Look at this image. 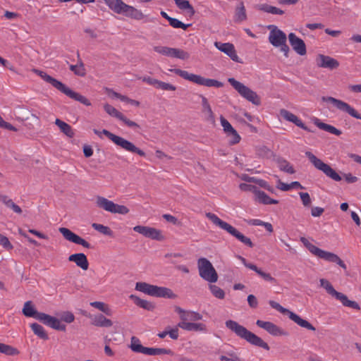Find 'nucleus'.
Returning a JSON list of instances; mask_svg holds the SVG:
<instances>
[{"label": "nucleus", "mask_w": 361, "mask_h": 361, "mask_svg": "<svg viewBox=\"0 0 361 361\" xmlns=\"http://www.w3.org/2000/svg\"><path fill=\"white\" fill-rule=\"evenodd\" d=\"M226 326L233 332L239 338L245 340L247 343L252 345L262 348L266 350L270 349L269 345L264 341L260 337L254 333L247 330L243 326L239 324L237 322L233 320H227L225 322Z\"/></svg>", "instance_id": "1"}, {"label": "nucleus", "mask_w": 361, "mask_h": 361, "mask_svg": "<svg viewBox=\"0 0 361 361\" xmlns=\"http://www.w3.org/2000/svg\"><path fill=\"white\" fill-rule=\"evenodd\" d=\"M33 71L35 73H37L39 76H40L42 80H44L45 82L51 84L56 90L60 91L61 92L63 93L67 97H70L71 99L78 101V102H80L81 104H82L85 106H87L91 105V102L85 97L81 95L80 94H79L78 92L73 91L71 89H70L66 85H64L59 80L54 78L53 77L50 76L47 73H45L42 71L37 70V69H34Z\"/></svg>", "instance_id": "2"}, {"label": "nucleus", "mask_w": 361, "mask_h": 361, "mask_svg": "<svg viewBox=\"0 0 361 361\" xmlns=\"http://www.w3.org/2000/svg\"><path fill=\"white\" fill-rule=\"evenodd\" d=\"M93 132L94 134L100 136L102 133L106 135L110 140H111L116 145L120 147L121 149L130 152L132 154H136L142 157H146V153L141 149L136 147L132 142L116 135L110 131L104 129L102 132L97 129H94Z\"/></svg>", "instance_id": "3"}, {"label": "nucleus", "mask_w": 361, "mask_h": 361, "mask_svg": "<svg viewBox=\"0 0 361 361\" xmlns=\"http://www.w3.org/2000/svg\"><path fill=\"white\" fill-rule=\"evenodd\" d=\"M300 241L304 246L314 255L327 262L336 263L344 270L347 269V266L344 262L336 254L323 250L316 245L312 244L306 238L301 237Z\"/></svg>", "instance_id": "4"}, {"label": "nucleus", "mask_w": 361, "mask_h": 361, "mask_svg": "<svg viewBox=\"0 0 361 361\" xmlns=\"http://www.w3.org/2000/svg\"><path fill=\"white\" fill-rule=\"evenodd\" d=\"M105 4L118 14H123L124 16L135 19L142 20L144 18L145 15L143 13L133 6H129L122 0H104Z\"/></svg>", "instance_id": "5"}, {"label": "nucleus", "mask_w": 361, "mask_h": 361, "mask_svg": "<svg viewBox=\"0 0 361 361\" xmlns=\"http://www.w3.org/2000/svg\"><path fill=\"white\" fill-rule=\"evenodd\" d=\"M206 216L216 226H219L221 229L226 231L229 234L237 238L242 243L248 246L249 247H253L254 244L252 243L250 238L246 237L235 228L230 225L226 221H224L219 219L216 214L213 213H206Z\"/></svg>", "instance_id": "6"}, {"label": "nucleus", "mask_w": 361, "mask_h": 361, "mask_svg": "<svg viewBox=\"0 0 361 361\" xmlns=\"http://www.w3.org/2000/svg\"><path fill=\"white\" fill-rule=\"evenodd\" d=\"M135 290L154 297L171 299L176 297L173 291L169 288L159 287L146 282H137L135 284Z\"/></svg>", "instance_id": "7"}, {"label": "nucleus", "mask_w": 361, "mask_h": 361, "mask_svg": "<svg viewBox=\"0 0 361 361\" xmlns=\"http://www.w3.org/2000/svg\"><path fill=\"white\" fill-rule=\"evenodd\" d=\"M170 72H173L176 75L180 76L185 80L192 82L195 84L200 85H204L206 87H221L224 86V83L215 80L210 78H205L200 75H196L193 73H190L186 71H183L178 68L169 69Z\"/></svg>", "instance_id": "8"}, {"label": "nucleus", "mask_w": 361, "mask_h": 361, "mask_svg": "<svg viewBox=\"0 0 361 361\" xmlns=\"http://www.w3.org/2000/svg\"><path fill=\"white\" fill-rule=\"evenodd\" d=\"M268 29L270 30L268 38L269 43L275 47H279L280 50L283 52L284 56L288 58L290 49L286 44L287 36L286 33L274 25H269Z\"/></svg>", "instance_id": "9"}, {"label": "nucleus", "mask_w": 361, "mask_h": 361, "mask_svg": "<svg viewBox=\"0 0 361 361\" xmlns=\"http://www.w3.org/2000/svg\"><path fill=\"white\" fill-rule=\"evenodd\" d=\"M228 82L238 92V93L244 99L251 102L252 104L259 106L261 104L260 97L256 92L251 90L243 83L236 80L233 78H229Z\"/></svg>", "instance_id": "10"}, {"label": "nucleus", "mask_w": 361, "mask_h": 361, "mask_svg": "<svg viewBox=\"0 0 361 361\" xmlns=\"http://www.w3.org/2000/svg\"><path fill=\"white\" fill-rule=\"evenodd\" d=\"M197 268L200 276L211 283L218 280V274L209 259L201 257L197 260Z\"/></svg>", "instance_id": "11"}, {"label": "nucleus", "mask_w": 361, "mask_h": 361, "mask_svg": "<svg viewBox=\"0 0 361 361\" xmlns=\"http://www.w3.org/2000/svg\"><path fill=\"white\" fill-rule=\"evenodd\" d=\"M305 156L317 169L322 171L327 177L335 181L341 180V176L334 169H332L329 164L323 162L311 152H306Z\"/></svg>", "instance_id": "12"}, {"label": "nucleus", "mask_w": 361, "mask_h": 361, "mask_svg": "<svg viewBox=\"0 0 361 361\" xmlns=\"http://www.w3.org/2000/svg\"><path fill=\"white\" fill-rule=\"evenodd\" d=\"M319 282L321 286L323 287L329 295L340 300L343 305L357 310H360V307L357 302L348 300L345 295L336 290L329 281L322 279Z\"/></svg>", "instance_id": "13"}, {"label": "nucleus", "mask_w": 361, "mask_h": 361, "mask_svg": "<svg viewBox=\"0 0 361 361\" xmlns=\"http://www.w3.org/2000/svg\"><path fill=\"white\" fill-rule=\"evenodd\" d=\"M269 303L272 308L278 310L279 312H280L282 314H287L288 316V317L290 318V319L293 321L295 323H296L300 326L307 329L310 331L316 330L315 328L308 321L302 319L297 314L290 311L289 310H288L286 308H284L278 302H276L274 300H270L269 302Z\"/></svg>", "instance_id": "14"}, {"label": "nucleus", "mask_w": 361, "mask_h": 361, "mask_svg": "<svg viewBox=\"0 0 361 361\" xmlns=\"http://www.w3.org/2000/svg\"><path fill=\"white\" fill-rule=\"evenodd\" d=\"M322 100L324 102L331 103L338 110L346 114H348L353 118L361 120V114H360L353 107L350 106L348 103L332 97H323Z\"/></svg>", "instance_id": "15"}, {"label": "nucleus", "mask_w": 361, "mask_h": 361, "mask_svg": "<svg viewBox=\"0 0 361 361\" xmlns=\"http://www.w3.org/2000/svg\"><path fill=\"white\" fill-rule=\"evenodd\" d=\"M59 231L66 240L77 245H80L85 248H91V245L87 241L74 233L70 229L61 227L59 228Z\"/></svg>", "instance_id": "16"}, {"label": "nucleus", "mask_w": 361, "mask_h": 361, "mask_svg": "<svg viewBox=\"0 0 361 361\" xmlns=\"http://www.w3.org/2000/svg\"><path fill=\"white\" fill-rule=\"evenodd\" d=\"M214 46L219 51L224 52L228 56L231 60L235 62L242 63V60L238 57L237 52L235 49V47L232 43L226 42L222 43L221 42H215Z\"/></svg>", "instance_id": "17"}, {"label": "nucleus", "mask_w": 361, "mask_h": 361, "mask_svg": "<svg viewBox=\"0 0 361 361\" xmlns=\"http://www.w3.org/2000/svg\"><path fill=\"white\" fill-rule=\"evenodd\" d=\"M316 64L319 68L329 70L336 69L339 66V62L336 59L324 54H319L317 56Z\"/></svg>", "instance_id": "18"}, {"label": "nucleus", "mask_w": 361, "mask_h": 361, "mask_svg": "<svg viewBox=\"0 0 361 361\" xmlns=\"http://www.w3.org/2000/svg\"><path fill=\"white\" fill-rule=\"evenodd\" d=\"M220 121L224 132L228 136L231 137L230 144L235 145L238 143L240 140V137L231 123L223 116H220Z\"/></svg>", "instance_id": "19"}, {"label": "nucleus", "mask_w": 361, "mask_h": 361, "mask_svg": "<svg viewBox=\"0 0 361 361\" xmlns=\"http://www.w3.org/2000/svg\"><path fill=\"white\" fill-rule=\"evenodd\" d=\"M130 348L132 351L138 353H142L148 355H155V348H147L143 346L138 338L132 336L130 339Z\"/></svg>", "instance_id": "20"}, {"label": "nucleus", "mask_w": 361, "mask_h": 361, "mask_svg": "<svg viewBox=\"0 0 361 361\" xmlns=\"http://www.w3.org/2000/svg\"><path fill=\"white\" fill-rule=\"evenodd\" d=\"M288 40L293 49L299 55L304 56L307 53L306 45L304 41L291 32L288 35Z\"/></svg>", "instance_id": "21"}, {"label": "nucleus", "mask_w": 361, "mask_h": 361, "mask_svg": "<svg viewBox=\"0 0 361 361\" xmlns=\"http://www.w3.org/2000/svg\"><path fill=\"white\" fill-rule=\"evenodd\" d=\"M256 325L264 330L272 336H278L286 335V332L283 331L280 327L274 324L271 322H264L262 320H257Z\"/></svg>", "instance_id": "22"}, {"label": "nucleus", "mask_w": 361, "mask_h": 361, "mask_svg": "<svg viewBox=\"0 0 361 361\" xmlns=\"http://www.w3.org/2000/svg\"><path fill=\"white\" fill-rule=\"evenodd\" d=\"M175 312L180 314V322H190L202 319V315L193 311H185L180 307H175Z\"/></svg>", "instance_id": "23"}, {"label": "nucleus", "mask_w": 361, "mask_h": 361, "mask_svg": "<svg viewBox=\"0 0 361 361\" xmlns=\"http://www.w3.org/2000/svg\"><path fill=\"white\" fill-rule=\"evenodd\" d=\"M41 322L44 324L58 331H65L66 326L62 324L61 321L49 314L44 313L42 318H41Z\"/></svg>", "instance_id": "24"}, {"label": "nucleus", "mask_w": 361, "mask_h": 361, "mask_svg": "<svg viewBox=\"0 0 361 361\" xmlns=\"http://www.w3.org/2000/svg\"><path fill=\"white\" fill-rule=\"evenodd\" d=\"M280 115L285 120L293 123L295 126L301 128L302 129L307 130L308 132H314L313 130L310 129L307 126H305V123L300 118H298L297 116L290 112L289 111L284 109H281Z\"/></svg>", "instance_id": "25"}, {"label": "nucleus", "mask_w": 361, "mask_h": 361, "mask_svg": "<svg viewBox=\"0 0 361 361\" xmlns=\"http://www.w3.org/2000/svg\"><path fill=\"white\" fill-rule=\"evenodd\" d=\"M23 314L27 317H33L39 322L44 314L43 312H38L32 305V302L29 300L24 303L23 308L22 310Z\"/></svg>", "instance_id": "26"}, {"label": "nucleus", "mask_w": 361, "mask_h": 361, "mask_svg": "<svg viewBox=\"0 0 361 361\" xmlns=\"http://www.w3.org/2000/svg\"><path fill=\"white\" fill-rule=\"evenodd\" d=\"M177 326L188 331H207V326L202 323L180 322L178 323Z\"/></svg>", "instance_id": "27"}, {"label": "nucleus", "mask_w": 361, "mask_h": 361, "mask_svg": "<svg viewBox=\"0 0 361 361\" xmlns=\"http://www.w3.org/2000/svg\"><path fill=\"white\" fill-rule=\"evenodd\" d=\"M200 97L202 99V111L204 116L205 120L211 123L212 124H214L215 123V116L212 111L211 106L208 102L207 99L203 95H200Z\"/></svg>", "instance_id": "28"}, {"label": "nucleus", "mask_w": 361, "mask_h": 361, "mask_svg": "<svg viewBox=\"0 0 361 361\" xmlns=\"http://www.w3.org/2000/svg\"><path fill=\"white\" fill-rule=\"evenodd\" d=\"M70 262H73L82 270H87L89 267V262L86 255L84 253H75L68 257Z\"/></svg>", "instance_id": "29"}, {"label": "nucleus", "mask_w": 361, "mask_h": 361, "mask_svg": "<svg viewBox=\"0 0 361 361\" xmlns=\"http://www.w3.org/2000/svg\"><path fill=\"white\" fill-rule=\"evenodd\" d=\"M130 298L133 300L136 305L146 310L153 311L155 308V305L153 302L141 299L135 295H130Z\"/></svg>", "instance_id": "30"}, {"label": "nucleus", "mask_w": 361, "mask_h": 361, "mask_svg": "<svg viewBox=\"0 0 361 361\" xmlns=\"http://www.w3.org/2000/svg\"><path fill=\"white\" fill-rule=\"evenodd\" d=\"M314 123L319 128L323 130H325L328 133L334 134L335 135L339 136L342 134L341 130L337 129L334 126L324 123L322 122L319 118H315L314 121Z\"/></svg>", "instance_id": "31"}, {"label": "nucleus", "mask_w": 361, "mask_h": 361, "mask_svg": "<svg viewBox=\"0 0 361 361\" xmlns=\"http://www.w3.org/2000/svg\"><path fill=\"white\" fill-rule=\"evenodd\" d=\"M255 200L263 204H276L279 203L277 200L271 198L264 191L259 190L256 191Z\"/></svg>", "instance_id": "32"}, {"label": "nucleus", "mask_w": 361, "mask_h": 361, "mask_svg": "<svg viewBox=\"0 0 361 361\" xmlns=\"http://www.w3.org/2000/svg\"><path fill=\"white\" fill-rule=\"evenodd\" d=\"M91 324L95 326L111 327L113 322L111 319L106 318L103 314L95 315L92 320Z\"/></svg>", "instance_id": "33"}, {"label": "nucleus", "mask_w": 361, "mask_h": 361, "mask_svg": "<svg viewBox=\"0 0 361 361\" xmlns=\"http://www.w3.org/2000/svg\"><path fill=\"white\" fill-rule=\"evenodd\" d=\"M96 204L98 207L102 208V209H104L105 211H107L111 213L114 207V202L109 200L108 199H106L104 197H102V196L97 197Z\"/></svg>", "instance_id": "34"}, {"label": "nucleus", "mask_w": 361, "mask_h": 361, "mask_svg": "<svg viewBox=\"0 0 361 361\" xmlns=\"http://www.w3.org/2000/svg\"><path fill=\"white\" fill-rule=\"evenodd\" d=\"M55 124L60 128L61 131L63 133H64L67 137L70 138L74 137L75 133L72 127L69 124L60 120L59 118L56 119Z\"/></svg>", "instance_id": "35"}, {"label": "nucleus", "mask_w": 361, "mask_h": 361, "mask_svg": "<svg viewBox=\"0 0 361 361\" xmlns=\"http://www.w3.org/2000/svg\"><path fill=\"white\" fill-rule=\"evenodd\" d=\"M255 8L257 10L275 15H283L284 13V11L281 10V8L269 5L267 4H257L255 6Z\"/></svg>", "instance_id": "36"}, {"label": "nucleus", "mask_w": 361, "mask_h": 361, "mask_svg": "<svg viewBox=\"0 0 361 361\" xmlns=\"http://www.w3.org/2000/svg\"><path fill=\"white\" fill-rule=\"evenodd\" d=\"M0 201L4 204L8 208L11 209L14 212L17 214H21V208L16 204L13 201L10 199L8 196L4 195H0Z\"/></svg>", "instance_id": "37"}, {"label": "nucleus", "mask_w": 361, "mask_h": 361, "mask_svg": "<svg viewBox=\"0 0 361 361\" xmlns=\"http://www.w3.org/2000/svg\"><path fill=\"white\" fill-rule=\"evenodd\" d=\"M247 19L246 10L243 2H240L235 11L234 21L242 22Z\"/></svg>", "instance_id": "38"}, {"label": "nucleus", "mask_w": 361, "mask_h": 361, "mask_svg": "<svg viewBox=\"0 0 361 361\" xmlns=\"http://www.w3.org/2000/svg\"><path fill=\"white\" fill-rule=\"evenodd\" d=\"M277 164L278 167L281 171L289 174H293L295 173V170L293 166L287 160L282 158L278 159Z\"/></svg>", "instance_id": "39"}, {"label": "nucleus", "mask_w": 361, "mask_h": 361, "mask_svg": "<svg viewBox=\"0 0 361 361\" xmlns=\"http://www.w3.org/2000/svg\"><path fill=\"white\" fill-rule=\"evenodd\" d=\"M30 328L33 333L39 338L43 340L49 339V336L42 325L37 323H33L30 325Z\"/></svg>", "instance_id": "40"}, {"label": "nucleus", "mask_w": 361, "mask_h": 361, "mask_svg": "<svg viewBox=\"0 0 361 361\" xmlns=\"http://www.w3.org/2000/svg\"><path fill=\"white\" fill-rule=\"evenodd\" d=\"M90 305L94 308L99 310L101 312L106 314L107 316H111L113 314L112 310L109 307L108 305L103 302L94 301L90 302Z\"/></svg>", "instance_id": "41"}, {"label": "nucleus", "mask_w": 361, "mask_h": 361, "mask_svg": "<svg viewBox=\"0 0 361 361\" xmlns=\"http://www.w3.org/2000/svg\"><path fill=\"white\" fill-rule=\"evenodd\" d=\"M106 91L107 92H111L114 97H116L117 99H119L122 102L128 103V104H130L131 105H133V106H139L140 104L139 101L130 99V98L128 97L127 96L122 95L120 93L114 92V91H113L111 90H109L108 88L106 89Z\"/></svg>", "instance_id": "42"}, {"label": "nucleus", "mask_w": 361, "mask_h": 361, "mask_svg": "<svg viewBox=\"0 0 361 361\" xmlns=\"http://www.w3.org/2000/svg\"><path fill=\"white\" fill-rule=\"evenodd\" d=\"M0 353L6 355L13 356L18 355L20 351L11 345L0 343Z\"/></svg>", "instance_id": "43"}, {"label": "nucleus", "mask_w": 361, "mask_h": 361, "mask_svg": "<svg viewBox=\"0 0 361 361\" xmlns=\"http://www.w3.org/2000/svg\"><path fill=\"white\" fill-rule=\"evenodd\" d=\"M176 6L181 10H188L190 16H193L195 13L194 8L188 0H174Z\"/></svg>", "instance_id": "44"}, {"label": "nucleus", "mask_w": 361, "mask_h": 361, "mask_svg": "<svg viewBox=\"0 0 361 361\" xmlns=\"http://www.w3.org/2000/svg\"><path fill=\"white\" fill-rule=\"evenodd\" d=\"M70 70L78 76H84L86 73L84 64L80 59L78 60V64L70 66Z\"/></svg>", "instance_id": "45"}, {"label": "nucleus", "mask_w": 361, "mask_h": 361, "mask_svg": "<svg viewBox=\"0 0 361 361\" xmlns=\"http://www.w3.org/2000/svg\"><path fill=\"white\" fill-rule=\"evenodd\" d=\"M92 226L94 229H95L97 231L108 236H112L113 235V231L111 230V228L106 226L93 223L92 224Z\"/></svg>", "instance_id": "46"}, {"label": "nucleus", "mask_w": 361, "mask_h": 361, "mask_svg": "<svg viewBox=\"0 0 361 361\" xmlns=\"http://www.w3.org/2000/svg\"><path fill=\"white\" fill-rule=\"evenodd\" d=\"M104 111L111 116L115 117L118 118V120L121 119L122 116L123 115L121 112L118 111L116 108H114L113 106L106 104L104 105Z\"/></svg>", "instance_id": "47"}, {"label": "nucleus", "mask_w": 361, "mask_h": 361, "mask_svg": "<svg viewBox=\"0 0 361 361\" xmlns=\"http://www.w3.org/2000/svg\"><path fill=\"white\" fill-rule=\"evenodd\" d=\"M209 288L211 290V293H212V295L215 298H216L218 299H221V300L225 298V292L220 287H219L216 285L210 284L209 286Z\"/></svg>", "instance_id": "48"}, {"label": "nucleus", "mask_w": 361, "mask_h": 361, "mask_svg": "<svg viewBox=\"0 0 361 361\" xmlns=\"http://www.w3.org/2000/svg\"><path fill=\"white\" fill-rule=\"evenodd\" d=\"M171 57L185 60L189 59L190 54L183 49L172 48Z\"/></svg>", "instance_id": "49"}, {"label": "nucleus", "mask_w": 361, "mask_h": 361, "mask_svg": "<svg viewBox=\"0 0 361 361\" xmlns=\"http://www.w3.org/2000/svg\"><path fill=\"white\" fill-rule=\"evenodd\" d=\"M252 270L254 271H255L264 281H269L272 283H276V279L274 277H272L270 274L263 271L261 269H259L257 266H256V268H254Z\"/></svg>", "instance_id": "50"}, {"label": "nucleus", "mask_w": 361, "mask_h": 361, "mask_svg": "<svg viewBox=\"0 0 361 361\" xmlns=\"http://www.w3.org/2000/svg\"><path fill=\"white\" fill-rule=\"evenodd\" d=\"M169 23L171 26H172L174 28H182L183 30H185L188 27H189L191 24H185L180 21L179 20L171 18V19H169Z\"/></svg>", "instance_id": "51"}, {"label": "nucleus", "mask_w": 361, "mask_h": 361, "mask_svg": "<svg viewBox=\"0 0 361 361\" xmlns=\"http://www.w3.org/2000/svg\"><path fill=\"white\" fill-rule=\"evenodd\" d=\"M148 238L156 240H163L164 239L160 230L152 227L149 228Z\"/></svg>", "instance_id": "52"}, {"label": "nucleus", "mask_w": 361, "mask_h": 361, "mask_svg": "<svg viewBox=\"0 0 361 361\" xmlns=\"http://www.w3.org/2000/svg\"><path fill=\"white\" fill-rule=\"evenodd\" d=\"M154 51L171 57L172 48L164 46H156L154 47Z\"/></svg>", "instance_id": "53"}, {"label": "nucleus", "mask_w": 361, "mask_h": 361, "mask_svg": "<svg viewBox=\"0 0 361 361\" xmlns=\"http://www.w3.org/2000/svg\"><path fill=\"white\" fill-rule=\"evenodd\" d=\"M114 207L111 212L113 214H126L129 212L128 208L125 205H120L114 203Z\"/></svg>", "instance_id": "54"}, {"label": "nucleus", "mask_w": 361, "mask_h": 361, "mask_svg": "<svg viewBox=\"0 0 361 361\" xmlns=\"http://www.w3.org/2000/svg\"><path fill=\"white\" fill-rule=\"evenodd\" d=\"M230 357H227L226 355L220 356L219 359L221 361H245V359L240 357L235 353H228Z\"/></svg>", "instance_id": "55"}, {"label": "nucleus", "mask_w": 361, "mask_h": 361, "mask_svg": "<svg viewBox=\"0 0 361 361\" xmlns=\"http://www.w3.org/2000/svg\"><path fill=\"white\" fill-rule=\"evenodd\" d=\"M157 89H160L165 91H175L176 90V87L172 84L159 81Z\"/></svg>", "instance_id": "56"}, {"label": "nucleus", "mask_w": 361, "mask_h": 361, "mask_svg": "<svg viewBox=\"0 0 361 361\" xmlns=\"http://www.w3.org/2000/svg\"><path fill=\"white\" fill-rule=\"evenodd\" d=\"M149 228H150V227H149V226H135L133 228V230H134L135 232H137V233H138L142 234V235H144L145 237L148 238Z\"/></svg>", "instance_id": "57"}, {"label": "nucleus", "mask_w": 361, "mask_h": 361, "mask_svg": "<svg viewBox=\"0 0 361 361\" xmlns=\"http://www.w3.org/2000/svg\"><path fill=\"white\" fill-rule=\"evenodd\" d=\"M0 245L7 250L13 249V245L8 238L0 233Z\"/></svg>", "instance_id": "58"}, {"label": "nucleus", "mask_w": 361, "mask_h": 361, "mask_svg": "<svg viewBox=\"0 0 361 361\" xmlns=\"http://www.w3.org/2000/svg\"><path fill=\"white\" fill-rule=\"evenodd\" d=\"M61 319L66 323H71L75 319L74 314L71 312H65L61 314Z\"/></svg>", "instance_id": "59"}, {"label": "nucleus", "mask_w": 361, "mask_h": 361, "mask_svg": "<svg viewBox=\"0 0 361 361\" xmlns=\"http://www.w3.org/2000/svg\"><path fill=\"white\" fill-rule=\"evenodd\" d=\"M0 128H5L8 130L16 132L17 128L11 123L6 122L0 116Z\"/></svg>", "instance_id": "60"}, {"label": "nucleus", "mask_w": 361, "mask_h": 361, "mask_svg": "<svg viewBox=\"0 0 361 361\" xmlns=\"http://www.w3.org/2000/svg\"><path fill=\"white\" fill-rule=\"evenodd\" d=\"M300 199L305 207H309L311 204V198L307 192H300Z\"/></svg>", "instance_id": "61"}, {"label": "nucleus", "mask_w": 361, "mask_h": 361, "mask_svg": "<svg viewBox=\"0 0 361 361\" xmlns=\"http://www.w3.org/2000/svg\"><path fill=\"white\" fill-rule=\"evenodd\" d=\"M239 188H240L241 190H243V191H251V192H254L255 195L256 194V191L258 190V189L256 186L252 185H249L247 183H240L239 185Z\"/></svg>", "instance_id": "62"}, {"label": "nucleus", "mask_w": 361, "mask_h": 361, "mask_svg": "<svg viewBox=\"0 0 361 361\" xmlns=\"http://www.w3.org/2000/svg\"><path fill=\"white\" fill-rule=\"evenodd\" d=\"M142 80L143 82H147V84H149L150 85L154 86L155 88H157L158 85H159V81H160V80H159L157 79H155V78H151V77H149V76H145V77L142 78Z\"/></svg>", "instance_id": "63"}, {"label": "nucleus", "mask_w": 361, "mask_h": 361, "mask_svg": "<svg viewBox=\"0 0 361 361\" xmlns=\"http://www.w3.org/2000/svg\"><path fill=\"white\" fill-rule=\"evenodd\" d=\"M120 121H123L127 126H128L129 128H140V126L133 121H130V119H128L126 116H125L124 115L122 116V117L121 118Z\"/></svg>", "instance_id": "64"}]
</instances>
